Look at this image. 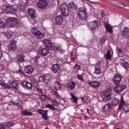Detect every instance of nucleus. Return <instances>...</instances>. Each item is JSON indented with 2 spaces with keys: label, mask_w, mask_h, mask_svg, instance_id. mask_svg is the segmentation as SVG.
Instances as JSON below:
<instances>
[{
  "label": "nucleus",
  "mask_w": 129,
  "mask_h": 129,
  "mask_svg": "<svg viewBox=\"0 0 129 129\" xmlns=\"http://www.w3.org/2000/svg\"><path fill=\"white\" fill-rule=\"evenodd\" d=\"M99 23L97 21L91 22L89 24L90 28L92 29H94L97 27Z\"/></svg>",
  "instance_id": "nucleus-18"
},
{
  "label": "nucleus",
  "mask_w": 129,
  "mask_h": 129,
  "mask_svg": "<svg viewBox=\"0 0 129 129\" xmlns=\"http://www.w3.org/2000/svg\"><path fill=\"white\" fill-rule=\"evenodd\" d=\"M75 68L77 70L80 69H81V68L79 65H78L76 64L75 66Z\"/></svg>",
  "instance_id": "nucleus-52"
},
{
  "label": "nucleus",
  "mask_w": 129,
  "mask_h": 129,
  "mask_svg": "<svg viewBox=\"0 0 129 129\" xmlns=\"http://www.w3.org/2000/svg\"><path fill=\"white\" fill-rule=\"evenodd\" d=\"M44 82L46 83L49 82L51 80V78L50 76L48 75H44Z\"/></svg>",
  "instance_id": "nucleus-28"
},
{
  "label": "nucleus",
  "mask_w": 129,
  "mask_h": 129,
  "mask_svg": "<svg viewBox=\"0 0 129 129\" xmlns=\"http://www.w3.org/2000/svg\"><path fill=\"white\" fill-rule=\"evenodd\" d=\"M37 112L42 115L43 116V117L46 119L47 120L48 119L47 116V111L38 110L37 111Z\"/></svg>",
  "instance_id": "nucleus-16"
},
{
  "label": "nucleus",
  "mask_w": 129,
  "mask_h": 129,
  "mask_svg": "<svg viewBox=\"0 0 129 129\" xmlns=\"http://www.w3.org/2000/svg\"><path fill=\"white\" fill-rule=\"evenodd\" d=\"M87 113H89V109H88V108H87Z\"/></svg>",
  "instance_id": "nucleus-61"
},
{
  "label": "nucleus",
  "mask_w": 129,
  "mask_h": 129,
  "mask_svg": "<svg viewBox=\"0 0 129 129\" xmlns=\"http://www.w3.org/2000/svg\"><path fill=\"white\" fill-rule=\"evenodd\" d=\"M52 105H54L56 107L59 106V105L60 104L59 102H57L56 100H53L52 101Z\"/></svg>",
  "instance_id": "nucleus-34"
},
{
  "label": "nucleus",
  "mask_w": 129,
  "mask_h": 129,
  "mask_svg": "<svg viewBox=\"0 0 129 129\" xmlns=\"http://www.w3.org/2000/svg\"><path fill=\"white\" fill-rule=\"evenodd\" d=\"M118 51L120 53H121V50H118Z\"/></svg>",
  "instance_id": "nucleus-62"
},
{
  "label": "nucleus",
  "mask_w": 129,
  "mask_h": 129,
  "mask_svg": "<svg viewBox=\"0 0 129 129\" xmlns=\"http://www.w3.org/2000/svg\"><path fill=\"white\" fill-rule=\"evenodd\" d=\"M8 84L10 86V87H11L13 88H16L17 86V83L14 81L11 82L10 81H8Z\"/></svg>",
  "instance_id": "nucleus-22"
},
{
  "label": "nucleus",
  "mask_w": 129,
  "mask_h": 129,
  "mask_svg": "<svg viewBox=\"0 0 129 129\" xmlns=\"http://www.w3.org/2000/svg\"><path fill=\"white\" fill-rule=\"evenodd\" d=\"M26 87H27L31 89L32 87V85L31 83L28 82Z\"/></svg>",
  "instance_id": "nucleus-48"
},
{
  "label": "nucleus",
  "mask_w": 129,
  "mask_h": 129,
  "mask_svg": "<svg viewBox=\"0 0 129 129\" xmlns=\"http://www.w3.org/2000/svg\"><path fill=\"white\" fill-rule=\"evenodd\" d=\"M60 10L62 15L66 16L68 15L69 13L68 7L66 3H63L61 5Z\"/></svg>",
  "instance_id": "nucleus-3"
},
{
  "label": "nucleus",
  "mask_w": 129,
  "mask_h": 129,
  "mask_svg": "<svg viewBox=\"0 0 129 129\" xmlns=\"http://www.w3.org/2000/svg\"><path fill=\"white\" fill-rule=\"evenodd\" d=\"M83 12H80L78 14L79 17L81 19V21H85L87 17V13L86 11H83Z\"/></svg>",
  "instance_id": "nucleus-11"
},
{
  "label": "nucleus",
  "mask_w": 129,
  "mask_h": 129,
  "mask_svg": "<svg viewBox=\"0 0 129 129\" xmlns=\"http://www.w3.org/2000/svg\"><path fill=\"white\" fill-rule=\"evenodd\" d=\"M122 79V78L121 75L117 74L114 77V81L115 84H117L119 83Z\"/></svg>",
  "instance_id": "nucleus-19"
},
{
  "label": "nucleus",
  "mask_w": 129,
  "mask_h": 129,
  "mask_svg": "<svg viewBox=\"0 0 129 129\" xmlns=\"http://www.w3.org/2000/svg\"><path fill=\"white\" fill-rule=\"evenodd\" d=\"M21 113L24 115L31 116L33 114V113L32 112L26 111H22Z\"/></svg>",
  "instance_id": "nucleus-30"
},
{
  "label": "nucleus",
  "mask_w": 129,
  "mask_h": 129,
  "mask_svg": "<svg viewBox=\"0 0 129 129\" xmlns=\"http://www.w3.org/2000/svg\"><path fill=\"white\" fill-rule=\"evenodd\" d=\"M83 11H86L84 10V9L83 8H80L79 9L78 14H79L80 13V12H81L82 13L83 12Z\"/></svg>",
  "instance_id": "nucleus-49"
},
{
  "label": "nucleus",
  "mask_w": 129,
  "mask_h": 129,
  "mask_svg": "<svg viewBox=\"0 0 129 129\" xmlns=\"http://www.w3.org/2000/svg\"><path fill=\"white\" fill-rule=\"evenodd\" d=\"M112 101L113 102H115V103H118L119 102V100H116L115 99L113 100Z\"/></svg>",
  "instance_id": "nucleus-56"
},
{
  "label": "nucleus",
  "mask_w": 129,
  "mask_h": 129,
  "mask_svg": "<svg viewBox=\"0 0 129 129\" xmlns=\"http://www.w3.org/2000/svg\"><path fill=\"white\" fill-rule=\"evenodd\" d=\"M76 84L75 82H70L69 84V88L70 89H72L74 88Z\"/></svg>",
  "instance_id": "nucleus-33"
},
{
  "label": "nucleus",
  "mask_w": 129,
  "mask_h": 129,
  "mask_svg": "<svg viewBox=\"0 0 129 129\" xmlns=\"http://www.w3.org/2000/svg\"><path fill=\"white\" fill-rule=\"evenodd\" d=\"M7 11L9 12H15L16 11L15 8L11 6H8L6 8Z\"/></svg>",
  "instance_id": "nucleus-24"
},
{
  "label": "nucleus",
  "mask_w": 129,
  "mask_h": 129,
  "mask_svg": "<svg viewBox=\"0 0 129 129\" xmlns=\"http://www.w3.org/2000/svg\"><path fill=\"white\" fill-rule=\"evenodd\" d=\"M2 56V53L0 51V58Z\"/></svg>",
  "instance_id": "nucleus-59"
},
{
  "label": "nucleus",
  "mask_w": 129,
  "mask_h": 129,
  "mask_svg": "<svg viewBox=\"0 0 129 129\" xmlns=\"http://www.w3.org/2000/svg\"><path fill=\"white\" fill-rule=\"evenodd\" d=\"M121 65L124 67L125 69H128L129 67V65L128 63L125 61L123 59H122L121 61Z\"/></svg>",
  "instance_id": "nucleus-23"
},
{
  "label": "nucleus",
  "mask_w": 129,
  "mask_h": 129,
  "mask_svg": "<svg viewBox=\"0 0 129 129\" xmlns=\"http://www.w3.org/2000/svg\"><path fill=\"white\" fill-rule=\"evenodd\" d=\"M17 19L14 17L9 18L6 20V25L10 27H16L18 25Z\"/></svg>",
  "instance_id": "nucleus-1"
},
{
  "label": "nucleus",
  "mask_w": 129,
  "mask_h": 129,
  "mask_svg": "<svg viewBox=\"0 0 129 129\" xmlns=\"http://www.w3.org/2000/svg\"><path fill=\"white\" fill-rule=\"evenodd\" d=\"M105 16V12L102 11L101 13V16H102V17L104 18V17Z\"/></svg>",
  "instance_id": "nucleus-54"
},
{
  "label": "nucleus",
  "mask_w": 129,
  "mask_h": 129,
  "mask_svg": "<svg viewBox=\"0 0 129 129\" xmlns=\"http://www.w3.org/2000/svg\"><path fill=\"white\" fill-rule=\"evenodd\" d=\"M52 93L53 95H55L57 97L59 96L58 93L56 91L54 90L52 92Z\"/></svg>",
  "instance_id": "nucleus-41"
},
{
  "label": "nucleus",
  "mask_w": 129,
  "mask_h": 129,
  "mask_svg": "<svg viewBox=\"0 0 129 129\" xmlns=\"http://www.w3.org/2000/svg\"><path fill=\"white\" fill-rule=\"evenodd\" d=\"M25 57L24 55H21L17 57V61L19 62H22L24 61V57Z\"/></svg>",
  "instance_id": "nucleus-29"
},
{
  "label": "nucleus",
  "mask_w": 129,
  "mask_h": 129,
  "mask_svg": "<svg viewBox=\"0 0 129 129\" xmlns=\"http://www.w3.org/2000/svg\"><path fill=\"white\" fill-rule=\"evenodd\" d=\"M6 127L3 126V125L2 124H0V129H5Z\"/></svg>",
  "instance_id": "nucleus-57"
},
{
  "label": "nucleus",
  "mask_w": 129,
  "mask_h": 129,
  "mask_svg": "<svg viewBox=\"0 0 129 129\" xmlns=\"http://www.w3.org/2000/svg\"><path fill=\"white\" fill-rule=\"evenodd\" d=\"M54 87L57 90L61 88V85L59 82L58 81H56L54 83Z\"/></svg>",
  "instance_id": "nucleus-27"
},
{
  "label": "nucleus",
  "mask_w": 129,
  "mask_h": 129,
  "mask_svg": "<svg viewBox=\"0 0 129 129\" xmlns=\"http://www.w3.org/2000/svg\"><path fill=\"white\" fill-rule=\"evenodd\" d=\"M123 109V111L126 112L129 111V104H124V101L123 100V96L121 98L120 104L118 108V109L121 110V109Z\"/></svg>",
  "instance_id": "nucleus-2"
},
{
  "label": "nucleus",
  "mask_w": 129,
  "mask_h": 129,
  "mask_svg": "<svg viewBox=\"0 0 129 129\" xmlns=\"http://www.w3.org/2000/svg\"><path fill=\"white\" fill-rule=\"evenodd\" d=\"M126 88L125 85L119 84L117 85L114 87V91L116 93H120Z\"/></svg>",
  "instance_id": "nucleus-6"
},
{
  "label": "nucleus",
  "mask_w": 129,
  "mask_h": 129,
  "mask_svg": "<svg viewBox=\"0 0 129 129\" xmlns=\"http://www.w3.org/2000/svg\"><path fill=\"white\" fill-rule=\"evenodd\" d=\"M14 124L12 122H8L5 124L4 126H6L7 127H9L13 126Z\"/></svg>",
  "instance_id": "nucleus-36"
},
{
  "label": "nucleus",
  "mask_w": 129,
  "mask_h": 129,
  "mask_svg": "<svg viewBox=\"0 0 129 129\" xmlns=\"http://www.w3.org/2000/svg\"><path fill=\"white\" fill-rule=\"evenodd\" d=\"M46 107L47 108H49L50 110H53L54 111L57 110L54 107L50 104L46 105ZM58 111H59V110H58Z\"/></svg>",
  "instance_id": "nucleus-32"
},
{
  "label": "nucleus",
  "mask_w": 129,
  "mask_h": 129,
  "mask_svg": "<svg viewBox=\"0 0 129 129\" xmlns=\"http://www.w3.org/2000/svg\"><path fill=\"white\" fill-rule=\"evenodd\" d=\"M28 82H27L26 81H24L23 82H21V84L22 86H26Z\"/></svg>",
  "instance_id": "nucleus-45"
},
{
  "label": "nucleus",
  "mask_w": 129,
  "mask_h": 129,
  "mask_svg": "<svg viewBox=\"0 0 129 129\" xmlns=\"http://www.w3.org/2000/svg\"><path fill=\"white\" fill-rule=\"evenodd\" d=\"M71 95L72 99L73 100V101L75 102H77V99L76 98V96L73 94H72Z\"/></svg>",
  "instance_id": "nucleus-43"
},
{
  "label": "nucleus",
  "mask_w": 129,
  "mask_h": 129,
  "mask_svg": "<svg viewBox=\"0 0 129 129\" xmlns=\"http://www.w3.org/2000/svg\"><path fill=\"white\" fill-rule=\"evenodd\" d=\"M50 1L51 2H50V1H49V2L48 3V5H49L50 7L54 6L55 5L54 1Z\"/></svg>",
  "instance_id": "nucleus-42"
},
{
  "label": "nucleus",
  "mask_w": 129,
  "mask_h": 129,
  "mask_svg": "<svg viewBox=\"0 0 129 129\" xmlns=\"http://www.w3.org/2000/svg\"><path fill=\"white\" fill-rule=\"evenodd\" d=\"M39 96H40V99L44 101H45L46 99H47V98L46 96L44 95L43 93L39 95Z\"/></svg>",
  "instance_id": "nucleus-35"
},
{
  "label": "nucleus",
  "mask_w": 129,
  "mask_h": 129,
  "mask_svg": "<svg viewBox=\"0 0 129 129\" xmlns=\"http://www.w3.org/2000/svg\"><path fill=\"white\" fill-rule=\"evenodd\" d=\"M34 70V69L31 66H28L25 67L24 69L25 72L28 74H31Z\"/></svg>",
  "instance_id": "nucleus-20"
},
{
  "label": "nucleus",
  "mask_w": 129,
  "mask_h": 129,
  "mask_svg": "<svg viewBox=\"0 0 129 129\" xmlns=\"http://www.w3.org/2000/svg\"><path fill=\"white\" fill-rule=\"evenodd\" d=\"M6 26L5 23L1 20H0V28H3Z\"/></svg>",
  "instance_id": "nucleus-39"
},
{
  "label": "nucleus",
  "mask_w": 129,
  "mask_h": 129,
  "mask_svg": "<svg viewBox=\"0 0 129 129\" xmlns=\"http://www.w3.org/2000/svg\"><path fill=\"white\" fill-rule=\"evenodd\" d=\"M48 4L46 0H41L38 3V6L41 9H44L46 7Z\"/></svg>",
  "instance_id": "nucleus-8"
},
{
  "label": "nucleus",
  "mask_w": 129,
  "mask_h": 129,
  "mask_svg": "<svg viewBox=\"0 0 129 129\" xmlns=\"http://www.w3.org/2000/svg\"><path fill=\"white\" fill-rule=\"evenodd\" d=\"M31 31L32 34L36 36L38 38H42L44 37V35L37 30L36 27L32 28Z\"/></svg>",
  "instance_id": "nucleus-4"
},
{
  "label": "nucleus",
  "mask_w": 129,
  "mask_h": 129,
  "mask_svg": "<svg viewBox=\"0 0 129 129\" xmlns=\"http://www.w3.org/2000/svg\"><path fill=\"white\" fill-rule=\"evenodd\" d=\"M120 34L121 37L126 39L129 38V28L124 27L123 30L121 31Z\"/></svg>",
  "instance_id": "nucleus-5"
},
{
  "label": "nucleus",
  "mask_w": 129,
  "mask_h": 129,
  "mask_svg": "<svg viewBox=\"0 0 129 129\" xmlns=\"http://www.w3.org/2000/svg\"><path fill=\"white\" fill-rule=\"evenodd\" d=\"M55 23L57 25L61 24L63 22L62 16L61 15L57 16L55 18Z\"/></svg>",
  "instance_id": "nucleus-17"
},
{
  "label": "nucleus",
  "mask_w": 129,
  "mask_h": 129,
  "mask_svg": "<svg viewBox=\"0 0 129 129\" xmlns=\"http://www.w3.org/2000/svg\"><path fill=\"white\" fill-rule=\"evenodd\" d=\"M114 105L112 104H110V103L106 104L103 107V113L105 114L109 112L112 108L114 107Z\"/></svg>",
  "instance_id": "nucleus-7"
},
{
  "label": "nucleus",
  "mask_w": 129,
  "mask_h": 129,
  "mask_svg": "<svg viewBox=\"0 0 129 129\" xmlns=\"http://www.w3.org/2000/svg\"><path fill=\"white\" fill-rule=\"evenodd\" d=\"M49 53V50L46 48H41L38 50V53L42 55L45 56Z\"/></svg>",
  "instance_id": "nucleus-9"
},
{
  "label": "nucleus",
  "mask_w": 129,
  "mask_h": 129,
  "mask_svg": "<svg viewBox=\"0 0 129 129\" xmlns=\"http://www.w3.org/2000/svg\"><path fill=\"white\" fill-rule=\"evenodd\" d=\"M13 105H15V106H17L19 107H20L21 105L19 104V103L17 102L14 103L13 104Z\"/></svg>",
  "instance_id": "nucleus-53"
},
{
  "label": "nucleus",
  "mask_w": 129,
  "mask_h": 129,
  "mask_svg": "<svg viewBox=\"0 0 129 129\" xmlns=\"http://www.w3.org/2000/svg\"><path fill=\"white\" fill-rule=\"evenodd\" d=\"M105 25L106 27V30L109 33H111L112 32V28L106 22L105 23Z\"/></svg>",
  "instance_id": "nucleus-25"
},
{
  "label": "nucleus",
  "mask_w": 129,
  "mask_h": 129,
  "mask_svg": "<svg viewBox=\"0 0 129 129\" xmlns=\"http://www.w3.org/2000/svg\"><path fill=\"white\" fill-rule=\"evenodd\" d=\"M25 4L24 3H22L21 4L20 6V8L21 11H24L25 10Z\"/></svg>",
  "instance_id": "nucleus-31"
},
{
  "label": "nucleus",
  "mask_w": 129,
  "mask_h": 129,
  "mask_svg": "<svg viewBox=\"0 0 129 129\" xmlns=\"http://www.w3.org/2000/svg\"><path fill=\"white\" fill-rule=\"evenodd\" d=\"M56 50L58 52H64V50L61 48L60 46L57 47L56 48Z\"/></svg>",
  "instance_id": "nucleus-40"
},
{
  "label": "nucleus",
  "mask_w": 129,
  "mask_h": 129,
  "mask_svg": "<svg viewBox=\"0 0 129 129\" xmlns=\"http://www.w3.org/2000/svg\"><path fill=\"white\" fill-rule=\"evenodd\" d=\"M19 71H20V72H21V73H22V72H21V71L20 70H18Z\"/></svg>",
  "instance_id": "nucleus-63"
},
{
  "label": "nucleus",
  "mask_w": 129,
  "mask_h": 129,
  "mask_svg": "<svg viewBox=\"0 0 129 129\" xmlns=\"http://www.w3.org/2000/svg\"><path fill=\"white\" fill-rule=\"evenodd\" d=\"M8 47L10 50H12L14 51L16 49V42L14 40H12L10 42V44L8 46Z\"/></svg>",
  "instance_id": "nucleus-13"
},
{
  "label": "nucleus",
  "mask_w": 129,
  "mask_h": 129,
  "mask_svg": "<svg viewBox=\"0 0 129 129\" xmlns=\"http://www.w3.org/2000/svg\"><path fill=\"white\" fill-rule=\"evenodd\" d=\"M77 77L79 79L81 80H83L82 76L80 75H78Z\"/></svg>",
  "instance_id": "nucleus-55"
},
{
  "label": "nucleus",
  "mask_w": 129,
  "mask_h": 129,
  "mask_svg": "<svg viewBox=\"0 0 129 129\" xmlns=\"http://www.w3.org/2000/svg\"><path fill=\"white\" fill-rule=\"evenodd\" d=\"M95 73L96 74H99L100 73V70L98 68H95L94 69Z\"/></svg>",
  "instance_id": "nucleus-44"
},
{
  "label": "nucleus",
  "mask_w": 129,
  "mask_h": 129,
  "mask_svg": "<svg viewBox=\"0 0 129 129\" xmlns=\"http://www.w3.org/2000/svg\"><path fill=\"white\" fill-rule=\"evenodd\" d=\"M43 43L45 45V46L48 48L50 50L53 49L52 45L49 40L44 39L43 41Z\"/></svg>",
  "instance_id": "nucleus-10"
},
{
  "label": "nucleus",
  "mask_w": 129,
  "mask_h": 129,
  "mask_svg": "<svg viewBox=\"0 0 129 129\" xmlns=\"http://www.w3.org/2000/svg\"><path fill=\"white\" fill-rule=\"evenodd\" d=\"M39 80L40 82L44 81V77H42L40 76L39 79Z\"/></svg>",
  "instance_id": "nucleus-50"
},
{
  "label": "nucleus",
  "mask_w": 129,
  "mask_h": 129,
  "mask_svg": "<svg viewBox=\"0 0 129 129\" xmlns=\"http://www.w3.org/2000/svg\"><path fill=\"white\" fill-rule=\"evenodd\" d=\"M118 6L120 8H124L125 7V5L123 4L119 3V4Z\"/></svg>",
  "instance_id": "nucleus-51"
},
{
  "label": "nucleus",
  "mask_w": 129,
  "mask_h": 129,
  "mask_svg": "<svg viewBox=\"0 0 129 129\" xmlns=\"http://www.w3.org/2000/svg\"><path fill=\"white\" fill-rule=\"evenodd\" d=\"M28 13L33 19L36 20V18L35 15V12L34 10L31 9H29L28 11Z\"/></svg>",
  "instance_id": "nucleus-21"
},
{
  "label": "nucleus",
  "mask_w": 129,
  "mask_h": 129,
  "mask_svg": "<svg viewBox=\"0 0 129 129\" xmlns=\"http://www.w3.org/2000/svg\"><path fill=\"white\" fill-rule=\"evenodd\" d=\"M106 39V38L105 37H103L102 38H101L100 41V43L102 44H103L105 42V41Z\"/></svg>",
  "instance_id": "nucleus-37"
},
{
  "label": "nucleus",
  "mask_w": 129,
  "mask_h": 129,
  "mask_svg": "<svg viewBox=\"0 0 129 129\" xmlns=\"http://www.w3.org/2000/svg\"><path fill=\"white\" fill-rule=\"evenodd\" d=\"M37 90L38 92L41 93V94L43 93L42 89L39 87L37 88Z\"/></svg>",
  "instance_id": "nucleus-46"
},
{
  "label": "nucleus",
  "mask_w": 129,
  "mask_h": 129,
  "mask_svg": "<svg viewBox=\"0 0 129 129\" xmlns=\"http://www.w3.org/2000/svg\"><path fill=\"white\" fill-rule=\"evenodd\" d=\"M69 7L70 9L72 10H76L77 8L76 5L72 2L69 4Z\"/></svg>",
  "instance_id": "nucleus-26"
},
{
  "label": "nucleus",
  "mask_w": 129,
  "mask_h": 129,
  "mask_svg": "<svg viewBox=\"0 0 129 129\" xmlns=\"http://www.w3.org/2000/svg\"><path fill=\"white\" fill-rule=\"evenodd\" d=\"M106 56L107 59H110L111 58V55L110 53V50H109L106 54Z\"/></svg>",
  "instance_id": "nucleus-38"
},
{
  "label": "nucleus",
  "mask_w": 129,
  "mask_h": 129,
  "mask_svg": "<svg viewBox=\"0 0 129 129\" xmlns=\"http://www.w3.org/2000/svg\"><path fill=\"white\" fill-rule=\"evenodd\" d=\"M111 94L108 91H105L103 93L102 98L104 101L110 100L111 99Z\"/></svg>",
  "instance_id": "nucleus-12"
},
{
  "label": "nucleus",
  "mask_w": 129,
  "mask_h": 129,
  "mask_svg": "<svg viewBox=\"0 0 129 129\" xmlns=\"http://www.w3.org/2000/svg\"><path fill=\"white\" fill-rule=\"evenodd\" d=\"M58 64H54L51 69V70L54 72V73L59 72L60 71V68Z\"/></svg>",
  "instance_id": "nucleus-15"
},
{
  "label": "nucleus",
  "mask_w": 129,
  "mask_h": 129,
  "mask_svg": "<svg viewBox=\"0 0 129 129\" xmlns=\"http://www.w3.org/2000/svg\"><path fill=\"white\" fill-rule=\"evenodd\" d=\"M4 83L2 82V81H0V84L2 85V84Z\"/></svg>",
  "instance_id": "nucleus-60"
},
{
  "label": "nucleus",
  "mask_w": 129,
  "mask_h": 129,
  "mask_svg": "<svg viewBox=\"0 0 129 129\" xmlns=\"http://www.w3.org/2000/svg\"><path fill=\"white\" fill-rule=\"evenodd\" d=\"M2 85L5 87L7 88L10 87L9 85L8 84V82L7 84L4 83L2 84Z\"/></svg>",
  "instance_id": "nucleus-47"
},
{
  "label": "nucleus",
  "mask_w": 129,
  "mask_h": 129,
  "mask_svg": "<svg viewBox=\"0 0 129 129\" xmlns=\"http://www.w3.org/2000/svg\"><path fill=\"white\" fill-rule=\"evenodd\" d=\"M100 84V83L96 81H91L89 83L90 87L95 89H96L98 87Z\"/></svg>",
  "instance_id": "nucleus-14"
},
{
  "label": "nucleus",
  "mask_w": 129,
  "mask_h": 129,
  "mask_svg": "<svg viewBox=\"0 0 129 129\" xmlns=\"http://www.w3.org/2000/svg\"><path fill=\"white\" fill-rule=\"evenodd\" d=\"M117 129H120L119 128H117Z\"/></svg>",
  "instance_id": "nucleus-64"
},
{
  "label": "nucleus",
  "mask_w": 129,
  "mask_h": 129,
  "mask_svg": "<svg viewBox=\"0 0 129 129\" xmlns=\"http://www.w3.org/2000/svg\"><path fill=\"white\" fill-rule=\"evenodd\" d=\"M84 98V97H81V100H82L83 102H85V100H83Z\"/></svg>",
  "instance_id": "nucleus-58"
}]
</instances>
